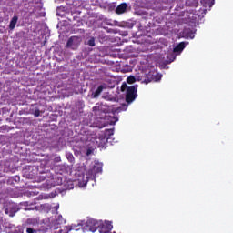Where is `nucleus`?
I'll list each match as a JSON object with an SVG mask.
<instances>
[{
	"label": "nucleus",
	"instance_id": "nucleus-1",
	"mask_svg": "<svg viewBox=\"0 0 233 233\" xmlns=\"http://www.w3.org/2000/svg\"><path fill=\"white\" fill-rule=\"evenodd\" d=\"M112 136H114V129H106L98 134L95 139L98 148H105L106 143H111L110 137H112Z\"/></svg>",
	"mask_w": 233,
	"mask_h": 233
},
{
	"label": "nucleus",
	"instance_id": "nucleus-2",
	"mask_svg": "<svg viewBox=\"0 0 233 233\" xmlns=\"http://www.w3.org/2000/svg\"><path fill=\"white\" fill-rule=\"evenodd\" d=\"M135 77L137 81L145 83V85H148V83H152V81H158L160 79L156 78V75H154V72L152 71H149L147 74L145 72L137 73Z\"/></svg>",
	"mask_w": 233,
	"mask_h": 233
},
{
	"label": "nucleus",
	"instance_id": "nucleus-3",
	"mask_svg": "<svg viewBox=\"0 0 233 233\" xmlns=\"http://www.w3.org/2000/svg\"><path fill=\"white\" fill-rule=\"evenodd\" d=\"M137 97V87L136 86H131L127 87L126 91V101L130 105V103H134L136 98Z\"/></svg>",
	"mask_w": 233,
	"mask_h": 233
},
{
	"label": "nucleus",
	"instance_id": "nucleus-4",
	"mask_svg": "<svg viewBox=\"0 0 233 233\" xmlns=\"http://www.w3.org/2000/svg\"><path fill=\"white\" fill-rule=\"evenodd\" d=\"M100 227L101 225L98 223L97 220L94 218H89L86 222L84 230H86V232H96Z\"/></svg>",
	"mask_w": 233,
	"mask_h": 233
},
{
	"label": "nucleus",
	"instance_id": "nucleus-5",
	"mask_svg": "<svg viewBox=\"0 0 233 233\" xmlns=\"http://www.w3.org/2000/svg\"><path fill=\"white\" fill-rule=\"evenodd\" d=\"M81 45V37L71 36L66 45V48H71V50H77V47Z\"/></svg>",
	"mask_w": 233,
	"mask_h": 233
},
{
	"label": "nucleus",
	"instance_id": "nucleus-6",
	"mask_svg": "<svg viewBox=\"0 0 233 233\" xmlns=\"http://www.w3.org/2000/svg\"><path fill=\"white\" fill-rule=\"evenodd\" d=\"M18 210H19V208H17V206H15V204L12 203V204H9L5 208V213L9 214V216H14L15 214V212H17Z\"/></svg>",
	"mask_w": 233,
	"mask_h": 233
},
{
	"label": "nucleus",
	"instance_id": "nucleus-7",
	"mask_svg": "<svg viewBox=\"0 0 233 233\" xmlns=\"http://www.w3.org/2000/svg\"><path fill=\"white\" fill-rule=\"evenodd\" d=\"M105 89V86L100 85L96 91L92 93L93 99H97L99 96H101V92Z\"/></svg>",
	"mask_w": 233,
	"mask_h": 233
},
{
	"label": "nucleus",
	"instance_id": "nucleus-8",
	"mask_svg": "<svg viewBox=\"0 0 233 233\" xmlns=\"http://www.w3.org/2000/svg\"><path fill=\"white\" fill-rule=\"evenodd\" d=\"M125 12H127V3H122L117 5L116 14H125Z\"/></svg>",
	"mask_w": 233,
	"mask_h": 233
},
{
	"label": "nucleus",
	"instance_id": "nucleus-9",
	"mask_svg": "<svg viewBox=\"0 0 233 233\" xmlns=\"http://www.w3.org/2000/svg\"><path fill=\"white\" fill-rule=\"evenodd\" d=\"M93 112H104V114H108V109L106 106H98L93 107Z\"/></svg>",
	"mask_w": 233,
	"mask_h": 233
},
{
	"label": "nucleus",
	"instance_id": "nucleus-10",
	"mask_svg": "<svg viewBox=\"0 0 233 233\" xmlns=\"http://www.w3.org/2000/svg\"><path fill=\"white\" fill-rule=\"evenodd\" d=\"M17 21H19V17H17V15L13 16L9 24V30H14V28H15V25H17Z\"/></svg>",
	"mask_w": 233,
	"mask_h": 233
},
{
	"label": "nucleus",
	"instance_id": "nucleus-11",
	"mask_svg": "<svg viewBox=\"0 0 233 233\" xmlns=\"http://www.w3.org/2000/svg\"><path fill=\"white\" fill-rule=\"evenodd\" d=\"M185 42H180L178 45H177L175 46V48L173 49V52L177 53V52H181L182 50H185Z\"/></svg>",
	"mask_w": 233,
	"mask_h": 233
},
{
	"label": "nucleus",
	"instance_id": "nucleus-12",
	"mask_svg": "<svg viewBox=\"0 0 233 233\" xmlns=\"http://www.w3.org/2000/svg\"><path fill=\"white\" fill-rule=\"evenodd\" d=\"M95 174H101L103 172V164H96L93 167Z\"/></svg>",
	"mask_w": 233,
	"mask_h": 233
},
{
	"label": "nucleus",
	"instance_id": "nucleus-13",
	"mask_svg": "<svg viewBox=\"0 0 233 233\" xmlns=\"http://www.w3.org/2000/svg\"><path fill=\"white\" fill-rule=\"evenodd\" d=\"M136 81H137V80L136 79V76H129L127 78V83H128V85H133V83H136Z\"/></svg>",
	"mask_w": 233,
	"mask_h": 233
},
{
	"label": "nucleus",
	"instance_id": "nucleus-14",
	"mask_svg": "<svg viewBox=\"0 0 233 233\" xmlns=\"http://www.w3.org/2000/svg\"><path fill=\"white\" fill-rule=\"evenodd\" d=\"M37 223V220L35 218H27L25 221L26 225H35Z\"/></svg>",
	"mask_w": 233,
	"mask_h": 233
},
{
	"label": "nucleus",
	"instance_id": "nucleus-15",
	"mask_svg": "<svg viewBox=\"0 0 233 233\" xmlns=\"http://www.w3.org/2000/svg\"><path fill=\"white\" fill-rule=\"evenodd\" d=\"M127 108H128V106L123 105L122 106L117 107V108L115 110V112H117V113L123 112V110H127Z\"/></svg>",
	"mask_w": 233,
	"mask_h": 233
},
{
	"label": "nucleus",
	"instance_id": "nucleus-16",
	"mask_svg": "<svg viewBox=\"0 0 233 233\" xmlns=\"http://www.w3.org/2000/svg\"><path fill=\"white\" fill-rule=\"evenodd\" d=\"M87 45H88L89 46H96V38L91 37V38L88 40Z\"/></svg>",
	"mask_w": 233,
	"mask_h": 233
},
{
	"label": "nucleus",
	"instance_id": "nucleus-17",
	"mask_svg": "<svg viewBox=\"0 0 233 233\" xmlns=\"http://www.w3.org/2000/svg\"><path fill=\"white\" fill-rule=\"evenodd\" d=\"M32 114H33L35 117H39V116H41V110H39V108H35V110H33Z\"/></svg>",
	"mask_w": 233,
	"mask_h": 233
},
{
	"label": "nucleus",
	"instance_id": "nucleus-18",
	"mask_svg": "<svg viewBox=\"0 0 233 233\" xmlns=\"http://www.w3.org/2000/svg\"><path fill=\"white\" fill-rule=\"evenodd\" d=\"M117 121H119V118L117 116H112L110 120V125H116Z\"/></svg>",
	"mask_w": 233,
	"mask_h": 233
},
{
	"label": "nucleus",
	"instance_id": "nucleus-19",
	"mask_svg": "<svg viewBox=\"0 0 233 233\" xmlns=\"http://www.w3.org/2000/svg\"><path fill=\"white\" fill-rule=\"evenodd\" d=\"M26 233H37V230L32 228H26Z\"/></svg>",
	"mask_w": 233,
	"mask_h": 233
},
{
	"label": "nucleus",
	"instance_id": "nucleus-20",
	"mask_svg": "<svg viewBox=\"0 0 233 233\" xmlns=\"http://www.w3.org/2000/svg\"><path fill=\"white\" fill-rule=\"evenodd\" d=\"M127 88V84L122 85L121 91L125 92V89Z\"/></svg>",
	"mask_w": 233,
	"mask_h": 233
},
{
	"label": "nucleus",
	"instance_id": "nucleus-21",
	"mask_svg": "<svg viewBox=\"0 0 233 233\" xmlns=\"http://www.w3.org/2000/svg\"><path fill=\"white\" fill-rule=\"evenodd\" d=\"M20 179H21V178H20V177H19V176H15V181H16V182H17V181H20Z\"/></svg>",
	"mask_w": 233,
	"mask_h": 233
},
{
	"label": "nucleus",
	"instance_id": "nucleus-22",
	"mask_svg": "<svg viewBox=\"0 0 233 233\" xmlns=\"http://www.w3.org/2000/svg\"><path fill=\"white\" fill-rule=\"evenodd\" d=\"M90 154H92V150L89 149L86 151V156H90Z\"/></svg>",
	"mask_w": 233,
	"mask_h": 233
},
{
	"label": "nucleus",
	"instance_id": "nucleus-23",
	"mask_svg": "<svg viewBox=\"0 0 233 233\" xmlns=\"http://www.w3.org/2000/svg\"><path fill=\"white\" fill-rule=\"evenodd\" d=\"M58 185H63V179H60V182H58Z\"/></svg>",
	"mask_w": 233,
	"mask_h": 233
},
{
	"label": "nucleus",
	"instance_id": "nucleus-24",
	"mask_svg": "<svg viewBox=\"0 0 233 233\" xmlns=\"http://www.w3.org/2000/svg\"><path fill=\"white\" fill-rule=\"evenodd\" d=\"M56 161H61V157H58L56 158Z\"/></svg>",
	"mask_w": 233,
	"mask_h": 233
},
{
	"label": "nucleus",
	"instance_id": "nucleus-25",
	"mask_svg": "<svg viewBox=\"0 0 233 233\" xmlns=\"http://www.w3.org/2000/svg\"><path fill=\"white\" fill-rule=\"evenodd\" d=\"M59 233H68V232H63V230H59Z\"/></svg>",
	"mask_w": 233,
	"mask_h": 233
},
{
	"label": "nucleus",
	"instance_id": "nucleus-26",
	"mask_svg": "<svg viewBox=\"0 0 233 233\" xmlns=\"http://www.w3.org/2000/svg\"><path fill=\"white\" fill-rule=\"evenodd\" d=\"M184 32H185V34H187V29H185V31H184Z\"/></svg>",
	"mask_w": 233,
	"mask_h": 233
},
{
	"label": "nucleus",
	"instance_id": "nucleus-27",
	"mask_svg": "<svg viewBox=\"0 0 233 233\" xmlns=\"http://www.w3.org/2000/svg\"><path fill=\"white\" fill-rule=\"evenodd\" d=\"M114 233H116V232H114Z\"/></svg>",
	"mask_w": 233,
	"mask_h": 233
}]
</instances>
